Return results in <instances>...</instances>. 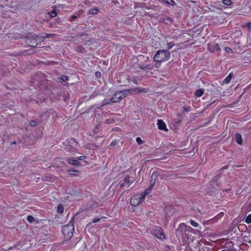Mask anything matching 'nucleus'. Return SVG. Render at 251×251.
Returning <instances> with one entry per match:
<instances>
[{"label":"nucleus","mask_w":251,"mask_h":251,"mask_svg":"<svg viewBox=\"0 0 251 251\" xmlns=\"http://www.w3.org/2000/svg\"><path fill=\"white\" fill-rule=\"evenodd\" d=\"M149 57L145 56L143 55H139L137 57H134L132 58V61L134 63L140 62L141 63H144L147 62L149 60Z\"/></svg>","instance_id":"nucleus-6"},{"label":"nucleus","mask_w":251,"mask_h":251,"mask_svg":"<svg viewBox=\"0 0 251 251\" xmlns=\"http://www.w3.org/2000/svg\"><path fill=\"white\" fill-rule=\"evenodd\" d=\"M68 80V77L66 76H62L60 77V81H65Z\"/></svg>","instance_id":"nucleus-28"},{"label":"nucleus","mask_w":251,"mask_h":251,"mask_svg":"<svg viewBox=\"0 0 251 251\" xmlns=\"http://www.w3.org/2000/svg\"><path fill=\"white\" fill-rule=\"evenodd\" d=\"M157 125L159 129L165 131H168V129L167 128L165 123L162 120L159 119L157 120Z\"/></svg>","instance_id":"nucleus-9"},{"label":"nucleus","mask_w":251,"mask_h":251,"mask_svg":"<svg viewBox=\"0 0 251 251\" xmlns=\"http://www.w3.org/2000/svg\"><path fill=\"white\" fill-rule=\"evenodd\" d=\"M225 50L227 53H231V52H232V50L230 48H225Z\"/></svg>","instance_id":"nucleus-30"},{"label":"nucleus","mask_w":251,"mask_h":251,"mask_svg":"<svg viewBox=\"0 0 251 251\" xmlns=\"http://www.w3.org/2000/svg\"><path fill=\"white\" fill-rule=\"evenodd\" d=\"M128 91L126 90L121 91L116 93L111 98L112 102H118L128 95Z\"/></svg>","instance_id":"nucleus-3"},{"label":"nucleus","mask_w":251,"mask_h":251,"mask_svg":"<svg viewBox=\"0 0 251 251\" xmlns=\"http://www.w3.org/2000/svg\"><path fill=\"white\" fill-rule=\"evenodd\" d=\"M68 162L71 165H74V166H79L80 163L78 162L77 160L69 158L67 159Z\"/></svg>","instance_id":"nucleus-14"},{"label":"nucleus","mask_w":251,"mask_h":251,"mask_svg":"<svg viewBox=\"0 0 251 251\" xmlns=\"http://www.w3.org/2000/svg\"><path fill=\"white\" fill-rule=\"evenodd\" d=\"M208 50L212 52L216 50H219L220 48L217 44L215 43H210L208 44Z\"/></svg>","instance_id":"nucleus-11"},{"label":"nucleus","mask_w":251,"mask_h":251,"mask_svg":"<svg viewBox=\"0 0 251 251\" xmlns=\"http://www.w3.org/2000/svg\"><path fill=\"white\" fill-rule=\"evenodd\" d=\"M71 18H72V19H75V18H76V16H75V15H72V16H71Z\"/></svg>","instance_id":"nucleus-36"},{"label":"nucleus","mask_w":251,"mask_h":251,"mask_svg":"<svg viewBox=\"0 0 251 251\" xmlns=\"http://www.w3.org/2000/svg\"><path fill=\"white\" fill-rule=\"evenodd\" d=\"M204 93V90L202 89H198L195 93V96L196 97H201Z\"/></svg>","instance_id":"nucleus-16"},{"label":"nucleus","mask_w":251,"mask_h":251,"mask_svg":"<svg viewBox=\"0 0 251 251\" xmlns=\"http://www.w3.org/2000/svg\"><path fill=\"white\" fill-rule=\"evenodd\" d=\"M96 75L97 76H99V75H100V72H97L96 73Z\"/></svg>","instance_id":"nucleus-35"},{"label":"nucleus","mask_w":251,"mask_h":251,"mask_svg":"<svg viewBox=\"0 0 251 251\" xmlns=\"http://www.w3.org/2000/svg\"><path fill=\"white\" fill-rule=\"evenodd\" d=\"M74 230V226L72 224H68L63 226L62 233L64 236L65 240H69L72 238Z\"/></svg>","instance_id":"nucleus-2"},{"label":"nucleus","mask_w":251,"mask_h":251,"mask_svg":"<svg viewBox=\"0 0 251 251\" xmlns=\"http://www.w3.org/2000/svg\"><path fill=\"white\" fill-rule=\"evenodd\" d=\"M38 36L36 35H31L26 40V44L30 47H35L37 45Z\"/></svg>","instance_id":"nucleus-7"},{"label":"nucleus","mask_w":251,"mask_h":251,"mask_svg":"<svg viewBox=\"0 0 251 251\" xmlns=\"http://www.w3.org/2000/svg\"><path fill=\"white\" fill-rule=\"evenodd\" d=\"M233 77V75L231 73H230L223 80L222 84H228L231 80Z\"/></svg>","instance_id":"nucleus-15"},{"label":"nucleus","mask_w":251,"mask_h":251,"mask_svg":"<svg viewBox=\"0 0 251 251\" xmlns=\"http://www.w3.org/2000/svg\"><path fill=\"white\" fill-rule=\"evenodd\" d=\"M128 91V95L134 94L146 93L148 90L145 88L136 87L133 89L127 90Z\"/></svg>","instance_id":"nucleus-8"},{"label":"nucleus","mask_w":251,"mask_h":251,"mask_svg":"<svg viewBox=\"0 0 251 251\" xmlns=\"http://www.w3.org/2000/svg\"><path fill=\"white\" fill-rule=\"evenodd\" d=\"M30 125L32 126H36L37 125V123L35 121H31L30 122Z\"/></svg>","instance_id":"nucleus-29"},{"label":"nucleus","mask_w":251,"mask_h":251,"mask_svg":"<svg viewBox=\"0 0 251 251\" xmlns=\"http://www.w3.org/2000/svg\"><path fill=\"white\" fill-rule=\"evenodd\" d=\"M68 172H70V175L75 176L77 175V174L78 173V171L76 170H68Z\"/></svg>","instance_id":"nucleus-21"},{"label":"nucleus","mask_w":251,"mask_h":251,"mask_svg":"<svg viewBox=\"0 0 251 251\" xmlns=\"http://www.w3.org/2000/svg\"><path fill=\"white\" fill-rule=\"evenodd\" d=\"M98 12V9L97 8H94L90 9L88 11L89 14H96Z\"/></svg>","instance_id":"nucleus-18"},{"label":"nucleus","mask_w":251,"mask_h":251,"mask_svg":"<svg viewBox=\"0 0 251 251\" xmlns=\"http://www.w3.org/2000/svg\"><path fill=\"white\" fill-rule=\"evenodd\" d=\"M247 26H248V28L251 29V23H248L247 24Z\"/></svg>","instance_id":"nucleus-34"},{"label":"nucleus","mask_w":251,"mask_h":251,"mask_svg":"<svg viewBox=\"0 0 251 251\" xmlns=\"http://www.w3.org/2000/svg\"><path fill=\"white\" fill-rule=\"evenodd\" d=\"M151 189L152 187L151 186L150 188L146 189L144 192L141 193L140 195L142 197V198L144 199L146 196L148 195L151 192Z\"/></svg>","instance_id":"nucleus-12"},{"label":"nucleus","mask_w":251,"mask_h":251,"mask_svg":"<svg viewBox=\"0 0 251 251\" xmlns=\"http://www.w3.org/2000/svg\"><path fill=\"white\" fill-rule=\"evenodd\" d=\"M100 221V219L99 218H94L93 220V223H97L99 221Z\"/></svg>","instance_id":"nucleus-33"},{"label":"nucleus","mask_w":251,"mask_h":251,"mask_svg":"<svg viewBox=\"0 0 251 251\" xmlns=\"http://www.w3.org/2000/svg\"><path fill=\"white\" fill-rule=\"evenodd\" d=\"M123 186V184H122L121 185V187H122Z\"/></svg>","instance_id":"nucleus-38"},{"label":"nucleus","mask_w":251,"mask_h":251,"mask_svg":"<svg viewBox=\"0 0 251 251\" xmlns=\"http://www.w3.org/2000/svg\"><path fill=\"white\" fill-rule=\"evenodd\" d=\"M132 66L134 69L138 70V69H141L142 70H151L153 68V65H145L144 63H141L140 62H137L136 63H134L132 61V59L131 60V62Z\"/></svg>","instance_id":"nucleus-4"},{"label":"nucleus","mask_w":251,"mask_h":251,"mask_svg":"<svg viewBox=\"0 0 251 251\" xmlns=\"http://www.w3.org/2000/svg\"><path fill=\"white\" fill-rule=\"evenodd\" d=\"M108 103H109V102H105L104 104H108Z\"/></svg>","instance_id":"nucleus-39"},{"label":"nucleus","mask_w":251,"mask_h":251,"mask_svg":"<svg viewBox=\"0 0 251 251\" xmlns=\"http://www.w3.org/2000/svg\"><path fill=\"white\" fill-rule=\"evenodd\" d=\"M190 224L194 227H196L199 226V224L198 223L195 222L194 220L191 219L190 220Z\"/></svg>","instance_id":"nucleus-22"},{"label":"nucleus","mask_w":251,"mask_h":251,"mask_svg":"<svg viewBox=\"0 0 251 251\" xmlns=\"http://www.w3.org/2000/svg\"><path fill=\"white\" fill-rule=\"evenodd\" d=\"M46 37L49 38V35H48L46 36Z\"/></svg>","instance_id":"nucleus-40"},{"label":"nucleus","mask_w":251,"mask_h":251,"mask_svg":"<svg viewBox=\"0 0 251 251\" xmlns=\"http://www.w3.org/2000/svg\"><path fill=\"white\" fill-rule=\"evenodd\" d=\"M49 15L51 17H54L57 15V13L55 10H53L49 13Z\"/></svg>","instance_id":"nucleus-25"},{"label":"nucleus","mask_w":251,"mask_h":251,"mask_svg":"<svg viewBox=\"0 0 251 251\" xmlns=\"http://www.w3.org/2000/svg\"><path fill=\"white\" fill-rule=\"evenodd\" d=\"M245 222L247 224L251 223V214L248 215L246 218Z\"/></svg>","instance_id":"nucleus-23"},{"label":"nucleus","mask_w":251,"mask_h":251,"mask_svg":"<svg viewBox=\"0 0 251 251\" xmlns=\"http://www.w3.org/2000/svg\"><path fill=\"white\" fill-rule=\"evenodd\" d=\"M124 181L126 183L128 184L129 185H130L132 183V182L130 181V177L129 176H125L124 178Z\"/></svg>","instance_id":"nucleus-20"},{"label":"nucleus","mask_w":251,"mask_h":251,"mask_svg":"<svg viewBox=\"0 0 251 251\" xmlns=\"http://www.w3.org/2000/svg\"><path fill=\"white\" fill-rule=\"evenodd\" d=\"M115 144L114 143V142H113V141H112V142L111 143V144H110V145H111V146H112V145H115Z\"/></svg>","instance_id":"nucleus-37"},{"label":"nucleus","mask_w":251,"mask_h":251,"mask_svg":"<svg viewBox=\"0 0 251 251\" xmlns=\"http://www.w3.org/2000/svg\"><path fill=\"white\" fill-rule=\"evenodd\" d=\"M57 211L59 213H62L64 211L63 206L61 204H59L57 207Z\"/></svg>","instance_id":"nucleus-19"},{"label":"nucleus","mask_w":251,"mask_h":251,"mask_svg":"<svg viewBox=\"0 0 251 251\" xmlns=\"http://www.w3.org/2000/svg\"><path fill=\"white\" fill-rule=\"evenodd\" d=\"M168 49H170L174 46V44L172 43H170L168 44Z\"/></svg>","instance_id":"nucleus-32"},{"label":"nucleus","mask_w":251,"mask_h":251,"mask_svg":"<svg viewBox=\"0 0 251 251\" xmlns=\"http://www.w3.org/2000/svg\"><path fill=\"white\" fill-rule=\"evenodd\" d=\"M27 220L30 223H33L35 221V219L32 216H28L27 218Z\"/></svg>","instance_id":"nucleus-24"},{"label":"nucleus","mask_w":251,"mask_h":251,"mask_svg":"<svg viewBox=\"0 0 251 251\" xmlns=\"http://www.w3.org/2000/svg\"><path fill=\"white\" fill-rule=\"evenodd\" d=\"M223 3L226 5H230L231 4L230 0H223Z\"/></svg>","instance_id":"nucleus-26"},{"label":"nucleus","mask_w":251,"mask_h":251,"mask_svg":"<svg viewBox=\"0 0 251 251\" xmlns=\"http://www.w3.org/2000/svg\"><path fill=\"white\" fill-rule=\"evenodd\" d=\"M86 158L85 156H80L77 157V160H82Z\"/></svg>","instance_id":"nucleus-31"},{"label":"nucleus","mask_w":251,"mask_h":251,"mask_svg":"<svg viewBox=\"0 0 251 251\" xmlns=\"http://www.w3.org/2000/svg\"><path fill=\"white\" fill-rule=\"evenodd\" d=\"M136 141L139 144H142L144 142L143 141L140 137H137L136 139Z\"/></svg>","instance_id":"nucleus-27"},{"label":"nucleus","mask_w":251,"mask_h":251,"mask_svg":"<svg viewBox=\"0 0 251 251\" xmlns=\"http://www.w3.org/2000/svg\"><path fill=\"white\" fill-rule=\"evenodd\" d=\"M154 234L157 238L160 240H164L165 238L164 234L160 228L155 230Z\"/></svg>","instance_id":"nucleus-10"},{"label":"nucleus","mask_w":251,"mask_h":251,"mask_svg":"<svg viewBox=\"0 0 251 251\" xmlns=\"http://www.w3.org/2000/svg\"><path fill=\"white\" fill-rule=\"evenodd\" d=\"M144 200L140 194H135L130 199V204L134 206L138 205Z\"/></svg>","instance_id":"nucleus-5"},{"label":"nucleus","mask_w":251,"mask_h":251,"mask_svg":"<svg viewBox=\"0 0 251 251\" xmlns=\"http://www.w3.org/2000/svg\"><path fill=\"white\" fill-rule=\"evenodd\" d=\"M151 189L152 187L151 186L150 188L146 189L144 192L141 193L140 195L142 197V198L144 199L146 196L148 195L151 192Z\"/></svg>","instance_id":"nucleus-13"},{"label":"nucleus","mask_w":251,"mask_h":251,"mask_svg":"<svg viewBox=\"0 0 251 251\" xmlns=\"http://www.w3.org/2000/svg\"><path fill=\"white\" fill-rule=\"evenodd\" d=\"M171 56L168 50H160L157 51L153 59L156 62L161 63L168 61Z\"/></svg>","instance_id":"nucleus-1"},{"label":"nucleus","mask_w":251,"mask_h":251,"mask_svg":"<svg viewBox=\"0 0 251 251\" xmlns=\"http://www.w3.org/2000/svg\"><path fill=\"white\" fill-rule=\"evenodd\" d=\"M236 141L238 144H242V138L240 134H236L235 136Z\"/></svg>","instance_id":"nucleus-17"}]
</instances>
